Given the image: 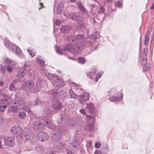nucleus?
I'll list each match as a JSON object with an SVG mask.
<instances>
[{
    "label": "nucleus",
    "mask_w": 154,
    "mask_h": 154,
    "mask_svg": "<svg viewBox=\"0 0 154 154\" xmlns=\"http://www.w3.org/2000/svg\"><path fill=\"white\" fill-rule=\"evenodd\" d=\"M78 62L81 64H84L86 61L85 60L83 57H79L78 59Z\"/></svg>",
    "instance_id": "36"
},
{
    "label": "nucleus",
    "mask_w": 154,
    "mask_h": 154,
    "mask_svg": "<svg viewBox=\"0 0 154 154\" xmlns=\"http://www.w3.org/2000/svg\"><path fill=\"white\" fill-rule=\"evenodd\" d=\"M34 85V83L33 82L27 81L24 84V85L26 89L29 91L33 88Z\"/></svg>",
    "instance_id": "20"
},
{
    "label": "nucleus",
    "mask_w": 154,
    "mask_h": 154,
    "mask_svg": "<svg viewBox=\"0 0 154 154\" xmlns=\"http://www.w3.org/2000/svg\"><path fill=\"white\" fill-rule=\"evenodd\" d=\"M21 136L23 140L26 141L27 140L33 139L34 134L32 131L29 129L26 132L23 131L21 134Z\"/></svg>",
    "instance_id": "4"
},
{
    "label": "nucleus",
    "mask_w": 154,
    "mask_h": 154,
    "mask_svg": "<svg viewBox=\"0 0 154 154\" xmlns=\"http://www.w3.org/2000/svg\"><path fill=\"white\" fill-rule=\"evenodd\" d=\"M86 109L91 114H93L94 112L95 108L94 105L91 103H86Z\"/></svg>",
    "instance_id": "15"
},
{
    "label": "nucleus",
    "mask_w": 154,
    "mask_h": 154,
    "mask_svg": "<svg viewBox=\"0 0 154 154\" xmlns=\"http://www.w3.org/2000/svg\"><path fill=\"white\" fill-rule=\"evenodd\" d=\"M72 29V27L69 26H62L60 29V31L64 33H69Z\"/></svg>",
    "instance_id": "16"
},
{
    "label": "nucleus",
    "mask_w": 154,
    "mask_h": 154,
    "mask_svg": "<svg viewBox=\"0 0 154 154\" xmlns=\"http://www.w3.org/2000/svg\"><path fill=\"white\" fill-rule=\"evenodd\" d=\"M64 147V145L62 143H61L59 145H56L55 147V148L57 149V151L58 152H61L63 150Z\"/></svg>",
    "instance_id": "26"
},
{
    "label": "nucleus",
    "mask_w": 154,
    "mask_h": 154,
    "mask_svg": "<svg viewBox=\"0 0 154 154\" xmlns=\"http://www.w3.org/2000/svg\"><path fill=\"white\" fill-rule=\"evenodd\" d=\"M54 23L56 26H59L61 23V22L59 20H55L54 22Z\"/></svg>",
    "instance_id": "47"
},
{
    "label": "nucleus",
    "mask_w": 154,
    "mask_h": 154,
    "mask_svg": "<svg viewBox=\"0 0 154 154\" xmlns=\"http://www.w3.org/2000/svg\"><path fill=\"white\" fill-rule=\"evenodd\" d=\"M150 8L151 9H154V3L152 4V6L150 7Z\"/></svg>",
    "instance_id": "64"
},
{
    "label": "nucleus",
    "mask_w": 154,
    "mask_h": 154,
    "mask_svg": "<svg viewBox=\"0 0 154 154\" xmlns=\"http://www.w3.org/2000/svg\"><path fill=\"white\" fill-rule=\"evenodd\" d=\"M79 111L81 114H83L84 115H85L86 114V112L84 109H80L79 110Z\"/></svg>",
    "instance_id": "52"
},
{
    "label": "nucleus",
    "mask_w": 154,
    "mask_h": 154,
    "mask_svg": "<svg viewBox=\"0 0 154 154\" xmlns=\"http://www.w3.org/2000/svg\"><path fill=\"white\" fill-rule=\"evenodd\" d=\"M19 83L18 79L14 80L10 84L9 89L11 91L14 90L19 88Z\"/></svg>",
    "instance_id": "11"
},
{
    "label": "nucleus",
    "mask_w": 154,
    "mask_h": 154,
    "mask_svg": "<svg viewBox=\"0 0 154 154\" xmlns=\"http://www.w3.org/2000/svg\"><path fill=\"white\" fill-rule=\"evenodd\" d=\"M88 53H87V54H90V53L92 51V50L91 49H88Z\"/></svg>",
    "instance_id": "60"
},
{
    "label": "nucleus",
    "mask_w": 154,
    "mask_h": 154,
    "mask_svg": "<svg viewBox=\"0 0 154 154\" xmlns=\"http://www.w3.org/2000/svg\"><path fill=\"white\" fill-rule=\"evenodd\" d=\"M101 152L100 150H97L95 151L94 154H100Z\"/></svg>",
    "instance_id": "58"
},
{
    "label": "nucleus",
    "mask_w": 154,
    "mask_h": 154,
    "mask_svg": "<svg viewBox=\"0 0 154 154\" xmlns=\"http://www.w3.org/2000/svg\"><path fill=\"white\" fill-rule=\"evenodd\" d=\"M27 51L28 53L32 57H34L36 53V51L34 50L33 49H28Z\"/></svg>",
    "instance_id": "33"
},
{
    "label": "nucleus",
    "mask_w": 154,
    "mask_h": 154,
    "mask_svg": "<svg viewBox=\"0 0 154 154\" xmlns=\"http://www.w3.org/2000/svg\"><path fill=\"white\" fill-rule=\"evenodd\" d=\"M36 137L39 140L43 141L48 140L49 136L46 133L41 131L36 134Z\"/></svg>",
    "instance_id": "6"
},
{
    "label": "nucleus",
    "mask_w": 154,
    "mask_h": 154,
    "mask_svg": "<svg viewBox=\"0 0 154 154\" xmlns=\"http://www.w3.org/2000/svg\"><path fill=\"white\" fill-rule=\"evenodd\" d=\"M61 95H62V94H64L65 95L63 96L62 97V98L63 97H64L66 95V92L65 91H61Z\"/></svg>",
    "instance_id": "57"
},
{
    "label": "nucleus",
    "mask_w": 154,
    "mask_h": 154,
    "mask_svg": "<svg viewBox=\"0 0 154 154\" xmlns=\"http://www.w3.org/2000/svg\"><path fill=\"white\" fill-rule=\"evenodd\" d=\"M92 39H93L92 38H91L90 39V42H89V44H90V45L91 46H92V42H95V40H96L95 39L93 41V42H92Z\"/></svg>",
    "instance_id": "56"
},
{
    "label": "nucleus",
    "mask_w": 154,
    "mask_h": 154,
    "mask_svg": "<svg viewBox=\"0 0 154 154\" xmlns=\"http://www.w3.org/2000/svg\"><path fill=\"white\" fill-rule=\"evenodd\" d=\"M26 114L25 112L24 111L20 112V118L23 119L26 117Z\"/></svg>",
    "instance_id": "39"
},
{
    "label": "nucleus",
    "mask_w": 154,
    "mask_h": 154,
    "mask_svg": "<svg viewBox=\"0 0 154 154\" xmlns=\"http://www.w3.org/2000/svg\"><path fill=\"white\" fill-rule=\"evenodd\" d=\"M103 74V73L102 72H99V73L98 74H96V75H97L98 76V78H100L101 75Z\"/></svg>",
    "instance_id": "55"
},
{
    "label": "nucleus",
    "mask_w": 154,
    "mask_h": 154,
    "mask_svg": "<svg viewBox=\"0 0 154 154\" xmlns=\"http://www.w3.org/2000/svg\"><path fill=\"white\" fill-rule=\"evenodd\" d=\"M115 6L119 8H121L122 7V2L121 1H118L115 3Z\"/></svg>",
    "instance_id": "35"
},
{
    "label": "nucleus",
    "mask_w": 154,
    "mask_h": 154,
    "mask_svg": "<svg viewBox=\"0 0 154 154\" xmlns=\"http://www.w3.org/2000/svg\"><path fill=\"white\" fill-rule=\"evenodd\" d=\"M50 94L51 95V98H52L53 100L57 99V97L58 93L57 91L54 90L50 91Z\"/></svg>",
    "instance_id": "22"
},
{
    "label": "nucleus",
    "mask_w": 154,
    "mask_h": 154,
    "mask_svg": "<svg viewBox=\"0 0 154 154\" xmlns=\"http://www.w3.org/2000/svg\"><path fill=\"white\" fill-rule=\"evenodd\" d=\"M104 11V8L102 6H100V8L98 10V13H103Z\"/></svg>",
    "instance_id": "45"
},
{
    "label": "nucleus",
    "mask_w": 154,
    "mask_h": 154,
    "mask_svg": "<svg viewBox=\"0 0 154 154\" xmlns=\"http://www.w3.org/2000/svg\"><path fill=\"white\" fill-rule=\"evenodd\" d=\"M77 26L80 29H84L85 27V25L84 22L79 21L77 23Z\"/></svg>",
    "instance_id": "28"
},
{
    "label": "nucleus",
    "mask_w": 154,
    "mask_h": 154,
    "mask_svg": "<svg viewBox=\"0 0 154 154\" xmlns=\"http://www.w3.org/2000/svg\"><path fill=\"white\" fill-rule=\"evenodd\" d=\"M37 60L39 64L41 66H43L45 65V62L41 59V56H39L37 57Z\"/></svg>",
    "instance_id": "29"
},
{
    "label": "nucleus",
    "mask_w": 154,
    "mask_h": 154,
    "mask_svg": "<svg viewBox=\"0 0 154 154\" xmlns=\"http://www.w3.org/2000/svg\"><path fill=\"white\" fill-rule=\"evenodd\" d=\"M4 44L7 47H9L10 48H17L18 47L12 43H10L9 40L8 39H6L4 40Z\"/></svg>",
    "instance_id": "18"
},
{
    "label": "nucleus",
    "mask_w": 154,
    "mask_h": 154,
    "mask_svg": "<svg viewBox=\"0 0 154 154\" xmlns=\"http://www.w3.org/2000/svg\"><path fill=\"white\" fill-rule=\"evenodd\" d=\"M152 28L151 27H149L147 31L145 37L149 38V35L150 33V31L152 30Z\"/></svg>",
    "instance_id": "37"
},
{
    "label": "nucleus",
    "mask_w": 154,
    "mask_h": 154,
    "mask_svg": "<svg viewBox=\"0 0 154 154\" xmlns=\"http://www.w3.org/2000/svg\"><path fill=\"white\" fill-rule=\"evenodd\" d=\"M69 93L70 97L71 98L76 99L77 97V95L73 91L72 89H70L69 90Z\"/></svg>",
    "instance_id": "30"
},
{
    "label": "nucleus",
    "mask_w": 154,
    "mask_h": 154,
    "mask_svg": "<svg viewBox=\"0 0 154 154\" xmlns=\"http://www.w3.org/2000/svg\"><path fill=\"white\" fill-rule=\"evenodd\" d=\"M66 17L68 19H71L72 20L77 21L78 19L77 14L72 13H69L66 15Z\"/></svg>",
    "instance_id": "14"
},
{
    "label": "nucleus",
    "mask_w": 154,
    "mask_h": 154,
    "mask_svg": "<svg viewBox=\"0 0 154 154\" xmlns=\"http://www.w3.org/2000/svg\"><path fill=\"white\" fill-rule=\"evenodd\" d=\"M21 109L25 110L26 111L28 112L29 114H30V113H32V112L31 111L29 107L28 106H24L22 108H21Z\"/></svg>",
    "instance_id": "38"
},
{
    "label": "nucleus",
    "mask_w": 154,
    "mask_h": 154,
    "mask_svg": "<svg viewBox=\"0 0 154 154\" xmlns=\"http://www.w3.org/2000/svg\"><path fill=\"white\" fill-rule=\"evenodd\" d=\"M4 121V118L2 116H0V125L3 123Z\"/></svg>",
    "instance_id": "50"
},
{
    "label": "nucleus",
    "mask_w": 154,
    "mask_h": 154,
    "mask_svg": "<svg viewBox=\"0 0 154 154\" xmlns=\"http://www.w3.org/2000/svg\"><path fill=\"white\" fill-rule=\"evenodd\" d=\"M53 84L55 86L59 88L63 87L64 85L63 81L58 77L54 80Z\"/></svg>",
    "instance_id": "10"
},
{
    "label": "nucleus",
    "mask_w": 154,
    "mask_h": 154,
    "mask_svg": "<svg viewBox=\"0 0 154 154\" xmlns=\"http://www.w3.org/2000/svg\"><path fill=\"white\" fill-rule=\"evenodd\" d=\"M72 146L74 148H75V147L78 148V147L79 146V145L77 144V145H74L73 144H72Z\"/></svg>",
    "instance_id": "62"
},
{
    "label": "nucleus",
    "mask_w": 154,
    "mask_h": 154,
    "mask_svg": "<svg viewBox=\"0 0 154 154\" xmlns=\"http://www.w3.org/2000/svg\"><path fill=\"white\" fill-rule=\"evenodd\" d=\"M93 71H91L89 73L87 74V75L89 77H90L91 79H93L94 77V75L96 72V70H94V68H93Z\"/></svg>",
    "instance_id": "34"
},
{
    "label": "nucleus",
    "mask_w": 154,
    "mask_h": 154,
    "mask_svg": "<svg viewBox=\"0 0 154 154\" xmlns=\"http://www.w3.org/2000/svg\"><path fill=\"white\" fill-rule=\"evenodd\" d=\"M6 68L7 71L8 72H10L12 71V69L13 68L12 66L8 65L7 66H6Z\"/></svg>",
    "instance_id": "42"
},
{
    "label": "nucleus",
    "mask_w": 154,
    "mask_h": 154,
    "mask_svg": "<svg viewBox=\"0 0 154 154\" xmlns=\"http://www.w3.org/2000/svg\"><path fill=\"white\" fill-rule=\"evenodd\" d=\"M45 76L50 80H52L54 79H56L58 77L57 75L55 74H51L49 73L46 74Z\"/></svg>",
    "instance_id": "27"
},
{
    "label": "nucleus",
    "mask_w": 154,
    "mask_h": 154,
    "mask_svg": "<svg viewBox=\"0 0 154 154\" xmlns=\"http://www.w3.org/2000/svg\"><path fill=\"white\" fill-rule=\"evenodd\" d=\"M36 151L40 153H42L43 152L44 150L42 146L40 145H38L35 147Z\"/></svg>",
    "instance_id": "31"
},
{
    "label": "nucleus",
    "mask_w": 154,
    "mask_h": 154,
    "mask_svg": "<svg viewBox=\"0 0 154 154\" xmlns=\"http://www.w3.org/2000/svg\"><path fill=\"white\" fill-rule=\"evenodd\" d=\"M100 144L96 142L95 144V146L96 148H99L100 147Z\"/></svg>",
    "instance_id": "53"
},
{
    "label": "nucleus",
    "mask_w": 154,
    "mask_h": 154,
    "mask_svg": "<svg viewBox=\"0 0 154 154\" xmlns=\"http://www.w3.org/2000/svg\"><path fill=\"white\" fill-rule=\"evenodd\" d=\"M154 43H150V47L149 48H152L153 47Z\"/></svg>",
    "instance_id": "61"
},
{
    "label": "nucleus",
    "mask_w": 154,
    "mask_h": 154,
    "mask_svg": "<svg viewBox=\"0 0 154 154\" xmlns=\"http://www.w3.org/2000/svg\"><path fill=\"white\" fill-rule=\"evenodd\" d=\"M0 104L6 107L8 104V100L5 98L0 99Z\"/></svg>",
    "instance_id": "24"
},
{
    "label": "nucleus",
    "mask_w": 154,
    "mask_h": 154,
    "mask_svg": "<svg viewBox=\"0 0 154 154\" xmlns=\"http://www.w3.org/2000/svg\"><path fill=\"white\" fill-rule=\"evenodd\" d=\"M2 153L3 154H10L9 153H6L4 150V151L2 152Z\"/></svg>",
    "instance_id": "63"
},
{
    "label": "nucleus",
    "mask_w": 154,
    "mask_h": 154,
    "mask_svg": "<svg viewBox=\"0 0 154 154\" xmlns=\"http://www.w3.org/2000/svg\"><path fill=\"white\" fill-rule=\"evenodd\" d=\"M74 38L75 42L81 45V43L84 41V37L83 35L79 34L76 35Z\"/></svg>",
    "instance_id": "12"
},
{
    "label": "nucleus",
    "mask_w": 154,
    "mask_h": 154,
    "mask_svg": "<svg viewBox=\"0 0 154 154\" xmlns=\"http://www.w3.org/2000/svg\"><path fill=\"white\" fill-rule=\"evenodd\" d=\"M23 71L21 72V74L20 73V79L23 78L24 77V74L23 73Z\"/></svg>",
    "instance_id": "54"
},
{
    "label": "nucleus",
    "mask_w": 154,
    "mask_h": 154,
    "mask_svg": "<svg viewBox=\"0 0 154 154\" xmlns=\"http://www.w3.org/2000/svg\"><path fill=\"white\" fill-rule=\"evenodd\" d=\"M5 61L8 64H11V65H14L15 63L11 60L9 58H5Z\"/></svg>",
    "instance_id": "32"
},
{
    "label": "nucleus",
    "mask_w": 154,
    "mask_h": 154,
    "mask_svg": "<svg viewBox=\"0 0 154 154\" xmlns=\"http://www.w3.org/2000/svg\"><path fill=\"white\" fill-rule=\"evenodd\" d=\"M11 49V50L10 51H12L13 52L15 53L18 56H19V49Z\"/></svg>",
    "instance_id": "44"
},
{
    "label": "nucleus",
    "mask_w": 154,
    "mask_h": 154,
    "mask_svg": "<svg viewBox=\"0 0 154 154\" xmlns=\"http://www.w3.org/2000/svg\"><path fill=\"white\" fill-rule=\"evenodd\" d=\"M63 121V118L61 116L60 119L57 120V123H61Z\"/></svg>",
    "instance_id": "51"
},
{
    "label": "nucleus",
    "mask_w": 154,
    "mask_h": 154,
    "mask_svg": "<svg viewBox=\"0 0 154 154\" xmlns=\"http://www.w3.org/2000/svg\"><path fill=\"white\" fill-rule=\"evenodd\" d=\"M76 4L79 9L82 12L84 13H87V10L85 8L81 1H78L76 2Z\"/></svg>",
    "instance_id": "19"
},
{
    "label": "nucleus",
    "mask_w": 154,
    "mask_h": 154,
    "mask_svg": "<svg viewBox=\"0 0 154 154\" xmlns=\"http://www.w3.org/2000/svg\"><path fill=\"white\" fill-rule=\"evenodd\" d=\"M0 71L2 73H4L5 71V67L4 66L0 65Z\"/></svg>",
    "instance_id": "40"
},
{
    "label": "nucleus",
    "mask_w": 154,
    "mask_h": 154,
    "mask_svg": "<svg viewBox=\"0 0 154 154\" xmlns=\"http://www.w3.org/2000/svg\"><path fill=\"white\" fill-rule=\"evenodd\" d=\"M89 94L86 92H83L79 95L78 97V100L80 104L84 105L86 101L88 100L89 98Z\"/></svg>",
    "instance_id": "5"
},
{
    "label": "nucleus",
    "mask_w": 154,
    "mask_h": 154,
    "mask_svg": "<svg viewBox=\"0 0 154 154\" xmlns=\"http://www.w3.org/2000/svg\"><path fill=\"white\" fill-rule=\"evenodd\" d=\"M64 6V4L63 3H60L58 4L57 10V14H59L62 12Z\"/></svg>",
    "instance_id": "25"
},
{
    "label": "nucleus",
    "mask_w": 154,
    "mask_h": 154,
    "mask_svg": "<svg viewBox=\"0 0 154 154\" xmlns=\"http://www.w3.org/2000/svg\"><path fill=\"white\" fill-rule=\"evenodd\" d=\"M4 143L7 146L12 147L14 145L15 143L14 137H7L5 140Z\"/></svg>",
    "instance_id": "9"
},
{
    "label": "nucleus",
    "mask_w": 154,
    "mask_h": 154,
    "mask_svg": "<svg viewBox=\"0 0 154 154\" xmlns=\"http://www.w3.org/2000/svg\"><path fill=\"white\" fill-rule=\"evenodd\" d=\"M79 49H56V51L59 55H61L63 54L64 52L66 53V51H67L68 54L69 53L72 54L73 55L79 53L78 50Z\"/></svg>",
    "instance_id": "3"
},
{
    "label": "nucleus",
    "mask_w": 154,
    "mask_h": 154,
    "mask_svg": "<svg viewBox=\"0 0 154 154\" xmlns=\"http://www.w3.org/2000/svg\"><path fill=\"white\" fill-rule=\"evenodd\" d=\"M6 107L0 104V112H2L4 111L6 109Z\"/></svg>",
    "instance_id": "49"
},
{
    "label": "nucleus",
    "mask_w": 154,
    "mask_h": 154,
    "mask_svg": "<svg viewBox=\"0 0 154 154\" xmlns=\"http://www.w3.org/2000/svg\"><path fill=\"white\" fill-rule=\"evenodd\" d=\"M120 95L119 96L118 95H114L111 97L110 100L113 102H116L122 99L123 97V95L122 94H120Z\"/></svg>",
    "instance_id": "21"
},
{
    "label": "nucleus",
    "mask_w": 154,
    "mask_h": 154,
    "mask_svg": "<svg viewBox=\"0 0 154 154\" xmlns=\"http://www.w3.org/2000/svg\"><path fill=\"white\" fill-rule=\"evenodd\" d=\"M46 154H55L53 150H52L51 148L48 149L46 151Z\"/></svg>",
    "instance_id": "41"
},
{
    "label": "nucleus",
    "mask_w": 154,
    "mask_h": 154,
    "mask_svg": "<svg viewBox=\"0 0 154 154\" xmlns=\"http://www.w3.org/2000/svg\"><path fill=\"white\" fill-rule=\"evenodd\" d=\"M148 49H144L143 53L142 60H141V64L144 65L143 67V69L144 72H146L149 70L151 68L150 65L146 63L147 61V54H148Z\"/></svg>",
    "instance_id": "2"
},
{
    "label": "nucleus",
    "mask_w": 154,
    "mask_h": 154,
    "mask_svg": "<svg viewBox=\"0 0 154 154\" xmlns=\"http://www.w3.org/2000/svg\"><path fill=\"white\" fill-rule=\"evenodd\" d=\"M61 135L59 131H54L52 134V138L55 141L58 142L60 140Z\"/></svg>",
    "instance_id": "8"
},
{
    "label": "nucleus",
    "mask_w": 154,
    "mask_h": 154,
    "mask_svg": "<svg viewBox=\"0 0 154 154\" xmlns=\"http://www.w3.org/2000/svg\"><path fill=\"white\" fill-rule=\"evenodd\" d=\"M67 40L69 43L72 42V43H71L67 44L65 48H74V47L75 44H76L75 42L74 37L72 36H67Z\"/></svg>",
    "instance_id": "7"
},
{
    "label": "nucleus",
    "mask_w": 154,
    "mask_h": 154,
    "mask_svg": "<svg viewBox=\"0 0 154 154\" xmlns=\"http://www.w3.org/2000/svg\"><path fill=\"white\" fill-rule=\"evenodd\" d=\"M11 134L13 135L17 134L19 131V126H14L11 128Z\"/></svg>",
    "instance_id": "23"
},
{
    "label": "nucleus",
    "mask_w": 154,
    "mask_h": 154,
    "mask_svg": "<svg viewBox=\"0 0 154 154\" xmlns=\"http://www.w3.org/2000/svg\"><path fill=\"white\" fill-rule=\"evenodd\" d=\"M149 38L145 37L144 44L145 46H146L148 44L149 42Z\"/></svg>",
    "instance_id": "46"
},
{
    "label": "nucleus",
    "mask_w": 154,
    "mask_h": 154,
    "mask_svg": "<svg viewBox=\"0 0 154 154\" xmlns=\"http://www.w3.org/2000/svg\"><path fill=\"white\" fill-rule=\"evenodd\" d=\"M62 106L60 103L58 101L54 102L52 105L53 109L55 111L60 110Z\"/></svg>",
    "instance_id": "17"
},
{
    "label": "nucleus",
    "mask_w": 154,
    "mask_h": 154,
    "mask_svg": "<svg viewBox=\"0 0 154 154\" xmlns=\"http://www.w3.org/2000/svg\"><path fill=\"white\" fill-rule=\"evenodd\" d=\"M67 154H74L70 150H68L67 152Z\"/></svg>",
    "instance_id": "59"
},
{
    "label": "nucleus",
    "mask_w": 154,
    "mask_h": 154,
    "mask_svg": "<svg viewBox=\"0 0 154 154\" xmlns=\"http://www.w3.org/2000/svg\"><path fill=\"white\" fill-rule=\"evenodd\" d=\"M72 86L75 89H79V86L77 84L73 83L72 84Z\"/></svg>",
    "instance_id": "48"
},
{
    "label": "nucleus",
    "mask_w": 154,
    "mask_h": 154,
    "mask_svg": "<svg viewBox=\"0 0 154 154\" xmlns=\"http://www.w3.org/2000/svg\"><path fill=\"white\" fill-rule=\"evenodd\" d=\"M40 102L39 100L36 99L34 101L32 102V105L34 106L38 105L40 103Z\"/></svg>",
    "instance_id": "43"
},
{
    "label": "nucleus",
    "mask_w": 154,
    "mask_h": 154,
    "mask_svg": "<svg viewBox=\"0 0 154 154\" xmlns=\"http://www.w3.org/2000/svg\"><path fill=\"white\" fill-rule=\"evenodd\" d=\"M19 106V103L18 102H14L12 106L10 107V108L9 109V111L10 112H15L18 109Z\"/></svg>",
    "instance_id": "13"
},
{
    "label": "nucleus",
    "mask_w": 154,
    "mask_h": 154,
    "mask_svg": "<svg viewBox=\"0 0 154 154\" xmlns=\"http://www.w3.org/2000/svg\"><path fill=\"white\" fill-rule=\"evenodd\" d=\"M41 121V122L37 121L34 122L33 129L34 131L43 130L45 126L51 129H52L53 125L52 122L49 119L48 116L43 117Z\"/></svg>",
    "instance_id": "1"
}]
</instances>
